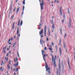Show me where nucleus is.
<instances>
[{"instance_id": "nucleus-1", "label": "nucleus", "mask_w": 75, "mask_h": 75, "mask_svg": "<svg viewBox=\"0 0 75 75\" xmlns=\"http://www.w3.org/2000/svg\"><path fill=\"white\" fill-rule=\"evenodd\" d=\"M45 64H46L45 68L46 69V71L47 72L48 70L49 74H50V68H48V65H47V63H45Z\"/></svg>"}, {"instance_id": "nucleus-2", "label": "nucleus", "mask_w": 75, "mask_h": 75, "mask_svg": "<svg viewBox=\"0 0 75 75\" xmlns=\"http://www.w3.org/2000/svg\"><path fill=\"white\" fill-rule=\"evenodd\" d=\"M44 0H42V3H40V8L41 10H43V7H44Z\"/></svg>"}, {"instance_id": "nucleus-3", "label": "nucleus", "mask_w": 75, "mask_h": 75, "mask_svg": "<svg viewBox=\"0 0 75 75\" xmlns=\"http://www.w3.org/2000/svg\"><path fill=\"white\" fill-rule=\"evenodd\" d=\"M42 55L43 56V58L44 59V61H45V58L46 57V55L45 54V51H44L43 50H42Z\"/></svg>"}, {"instance_id": "nucleus-4", "label": "nucleus", "mask_w": 75, "mask_h": 75, "mask_svg": "<svg viewBox=\"0 0 75 75\" xmlns=\"http://www.w3.org/2000/svg\"><path fill=\"white\" fill-rule=\"evenodd\" d=\"M42 33H43V29H42L39 32L40 35H41H41L40 36V37L41 38L44 37Z\"/></svg>"}, {"instance_id": "nucleus-5", "label": "nucleus", "mask_w": 75, "mask_h": 75, "mask_svg": "<svg viewBox=\"0 0 75 75\" xmlns=\"http://www.w3.org/2000/svg\"><path fill=\"white\" fill-rule=\"evenodd\" d=\"M52 62H53L54 67H56V65H55V59H54V56L53 55L52 56Z\"/></svg>"}, {"instance_id": "nucleus-6", "label": "nucleus", "mask_w": 75, "mask_h": 75, "mask_svg": "<svg viewBox=\"0 0 75 75\" xmlns=\"http://www.w3.org/2000/svg\"><path fill=\"white\" fill-rule=\"evenodd\" d=\"M47 31V26H45L44 28V35L45 36H46V32Z\"/></svg>"}, {"instance_id": "nucleus-7", "label": "nucleus", "mask_w": 75, "mask_h": 75, "mask_svg": "<svg viewBox=\"0 0 75 75\" xmlns=\"http://www.w3.org/2000/svg\"><path fill=\"white\" fill-rule=\"evenodd\" d=\"M12 8V4H11V5L10 6V7L9 8V9L10 10L9 11V16H10V13H11V11Z\"/></svg>"}, {"instance_id": "nucleus-8", "label": "nucleus", "mask_w": 75, "mask_h": 75, "mask_svg": "<svg viewBox=\"0 0 75 75\" xmlns=\"http://www.w3.org/2000/svg\"><path fill=\"white\" fill-rule=\"evenodd\" d=\"M19 31V28H18L17 29V34H18V37H20V33L18 34Z\"/></svg>"}, {"instance_id": "nucleus-9", "label": "nucleus", "mask_w": 75, "mask_h": 75, "mask_svg": "<svg viewBox=\"0 0 75 75\" xmlns=\"http://www.w3.org/2000/svg\"><path fill=\"white\" fill-rule=\"evenodd\" d=\"M59 52H60V54L61 56V54L62 53V51L61 50V48H59Z\"/></svg>"}, {"instance_id": "nucleus-10", "label": "nucleus", "mask_w": 75, "mask_h": 75, "mask_svg": "<svg viewBox=\"0 0 75 75\" xmlns=\"http://www.w3.org/2000/svg\"><path fill=\"white\" fill-rule=\"evenodd\" d=\"M69 28H71V22H69V24L68 25Z\"/></svg>"}, {"instance_id": "nucleus-11", "label": "nucleus", "mask_w": 75, "mask_h": 75, "mask_svg": "<svg viewBox=\"0 0 75 75\" xmlns=\"http://www.w3.org/2000/svg\"><path fill=\"white\" fill-rule=\"evenodd\" d=\"M14 66H15V67H18V62H17V63L16 64V65H15V64H14Z\"/></svg>"}, {"instance_id": "nucleus-12", "label": "nucleus", "mask_w": 75, "mask_h": 75, "mask_svg": "<svg viewBox=\"0 0 75 75\" xmlns=\"http://www.w3.org/2000/svg\"><path fill=\"white\" fill-rule=\"evenodd\" d=\"M68 64L69 69H71V67L70 66V65L69 64V60H68Z\"/></svg>"}, {"instance_id": "nucleus-13", "label": "nucleus", "mask_w": 75, "mask_h": 75, "mask_svg": "<svg viewBox=\"0 0 75 75\" xmlns=\"http://www.w3.org/2000/svg\"><path fill=\"white\" fill-rule=\"evenodd\" d=\"M20 10V7H18L17 10V11L16 12V13H17L18 12V11Z\"/></svg>"}, {"instance_id": "nucleus-14", "label": "nucleus", "mask_w": 75, "mask_h": 75, "mask_svg": "<svg viewBox=\"0 0 75 75\" xmlns=\"http://www.w3.org/2000/svg\"><path fill=\"white\" fill-rule=\"evenodd\" d=\"M59 70H60V61H59Z\"/></svg>"}, {"instance_id": "nucleus-15", "label": "nucleus", "mask_w": 75, "mask_h": 75, "mask_svg": "<svg viewBox=\"0 0 75 75\" xmlns=\"http://www.w3.org/2000/svg\"><path fill=\"white\" fill-rule=\"evenodd\" d=\"M17 60H18V59H17V58H16V59H14V61L15 62H17Z\"/></svg>"}, {"instance_id": "nucleus-16", "label": "nucleus", "mask_w": 75, "mask_h": 75, "mask_svg": "<svg viewBox=\"0 0 75 75\" xmlns=\"http://www.w3.org/2000/svg\"><path fill=\"white\" fill-rule=\"evenodd\" d=\"M20 20H19L18 21V26H20Z\"/></svg>"}, {"instance_id": "nucleus-17", "label": "nucleus", "mask_w": 75, "mask_h": 75, "mask_svg": "<svg viewBox=\"0 0 75 75\" xmlns=\"http://www.w3.org/2000/svg\"><path fill=\"white\" fill-rule=\"evenodd\" d=\"M55 48L56 50V51H58V47H57V46H55Z\"/></svg>"}, {"instance_id": "nucleus-18", "label": "nucleus", "mask_w": 75, "mask_h": 75, "mask_svg": "<svg viewBox=\"0 0 75 75\" xmlns=\"http://www.w3.org/2000/svg\"><path fill=\"white\" fill-rule=\"evenodd\" d=\"M15 24V22L13 23V25L12 26H13L12 29H14V25Z\"/></svg>"}, {"instance_id": "nucleus-19", "label": "nucleus", "mask_w": 75, "mask_h": 75, "mask_svg": "<svg viewBox=\"0 0 75 75\" xmlns=\"http://www.w3.org/2000/svg\"><path fill=\"white\" fill-rule=\"evenodd\" d=\"M61 39L60 38L59 41V45H61Z\"/></svg>"}, {"instance_id": "nucleus-20", "label": "nucleus", "mask_w": 75, "mask_h": 75, "mask_svg": "<svg viewBox=\"0 0 75 75\" xmlns=\"http://www.w3.org/2000/svg\"><path fill=\"white\" fill-rule=\"evenodd\" d=\"M52 28L54 29V28H55V26H54V24H53L52 26Z\"/></svg>"}, {"instance_id": "nucleus-21", "label": "nucleus", "mask_w": 75, "mask_h": 75, "mask_svg": "<svg viewBox=\"0 0 75 75\" xmlns=\"http://www.w3.org/2000/svg\"><path fill=\"white\" fill-rule=\"evenodd\" d=\"M22 24H23V21H21V24H20L21 26Z\"/></svg>"}, {"instance_id": "nucleus-22", "label": "nucleus", "mask_w": 75, "mask_h": 75, "mask_svg": "<svg viewBox=\"0 0 75 75\" xmlns=\"http://www.w3.org/2000/svg\"><path fill=\"white\" fill-rule=\"evenodd\" d=\"M63 17L64 19H65V14H63Z\"/></svg>"}, {"instance_id": "nucleus-23", "label": "nucleus", "mask_w": 75, "mask_h": 75, "mask_svg": "<svg viewBox=\"0 0 75 75\" xmlns=\"http://www.w3.org/2000/svg\"><path fill=\"white\" fill-rule=\"evenodd\" d=\"M51 23L52 24H54V22H53V20H51Z\"/></svg>"}, {"instance_id": "nucleus-24", "label": "nucleus", "mask_w": 75, "mask_h": 75, "mask_svg": "<svg viewBox=\"0 0 75 75\" xmlns=\"http://www.w3.org/2000/svg\"><path fill=\"white\" fill-rule=\"evenodd\" d=\"M66 36H67V34H65L64 37V38H66Z\"/></svg>"}, {"instance_id": "nucleus-25", "label": "nucleus", "mask_w": 75, "mask_h": 75, "mask_svg": "<svg viewBox=\"0 0 75 75\" xmlns=\"http://www.w3.org/2000/svg\"><path fill=\"white\" fill-rule=\"evenodd\" d=\"M25 0H24L23 2V4H25Z\"/></svg>"}, {"instance_id": "nucleus-26", "label": "nucleus", "mask_w": 75, "mask_h": 75, "mask_svg": "<svg viewBox=\"0 0 75 75\" xmlns=\"http://www.w3.org/2000/svg\"><path fill=\"white\" fill-rule=\"evenodd\" d=\"M60 14L62 13V10H61V9H60Z\"/></svg>"}, {"instance_id": "nucleus-27", "label": "nucleus", "mask_w": 75, "mask_h": 75, "mask_svg": "<svg viewBox=\"0 0 75 75\" xmlns=\"http://www.w3.org/2000/svg\"><path fill=\"white\" fill-rule=\"evenodd\" d=\"M49 50H50V51H52V49L51 48H49Z\"/></svg>"}, {"instance_id": "nucleus-28", "label": "nucleus", "mask_w": 75, "mask_h": 75, "mask_svg": "<svg viewBox=\"0 0 75 75\" xmlns=\"http://www.w3.org/2000/svg\"><path fill=\"white\" fill-rule=\"evenodd\" d=\"M1 71H3V68L2 67H1L0 69Z\"/></svg>"}, {"instance_id": "nucleus-29", "label": "nucleus", "mask_w": 75, "mask_h": 75, "mask_svg": "<svg viewBox=\"0 0 75 75\" xmlns=\"http://www.w3.org/2000/svg\"><path fill=\"white\" fill-rule=\"evenodd\" d=\"M39 26H40V27H41V26H42V25H41V23H39Z\"/></svg>"}, {"instance_id": "nucleus-30", "label": "nucleus", "mask_w": 75, "mask_h": 75, "mask_svg": "<svg viewBox=\"0 0 75 75\" xmlns=\"http://www.w3.org/2000/svg\"><path fill=\"white\" fill-rule=\"evenodd\" d=\"M24 8H25V7H24V6H23V11H24Z\"/></svg>"}, {"instance_id": "nucleus-31", "label": "nucleus", "mask_w": 75, "mask_h": 75, "mask_svg": "<svg viewBox=\"0 0 75 75\" xmlns=\"http://www.w3.org/2000/svg\"><path fill=\"white\" fill-rule=\"evenodd\" d=\"M48 32L49 34H50V29H48Z\"/></svg>"}, {"instance_id": "nucleus-32", "label": "nucleus", "mask_w": 75, "mask_h": 75, "mask_svg": "<svg viewBox=\"0 0 75 75\" xmlns=\"http://www.w3.org/2000/svg\"><path fill=\"white\" fill-rule=\"evenodd\" d=\"M7 67L9 68V69H10V67L9 66V65H8L7 66Z\"/></svg>"}, {"instance_id": "nucleus-33", "label": "nucleus", "mask_w": 75, "mask_h": 75, "mask_svg": "<svg viewBox=\"0 0 75 75\" xmlns=\"http://www.w3.org/2000/svg\"><path fill=\"white\" fill-rule=\"evenodd\" d=\"M40 43L41 44L42 43V40H41V39L40 40Z\"/></svg>"}, {"instance_id": "nucleus-34", "label": "nucleus", "mask_w": 75, "mask_h": 75, "mask_svg": "<svg viewBox=\"0 0 75 75\" xmlns=\"http://www.w3.org/2000/svg\"><path fill=\"white\" fill-rule=\"evenodd\" d=\"M64 20H62V23H64Z\"/></svg>"}, {"instance_id": "nucleus-35", "label": "nucleus", "mask_w": 75, "mask_h": 75, "mask_svg": "<svg viewBox=\"0 0 75 75\" xmlns=\"http://www.w3.org/2000/svg\"><path fill=\"white\" fill-rule=\"evenodd\" d=\"M47 47H45L44 50H47Z\"/></svg>"}, {"instance_id": "nucleus-36", "label": "nucleus", "mask_w": 75, "mask_h": 75, "mask_svg": "<svg viewBox=\"0 0 75 75\" xmlns=\"http://www.w3.org/2000/svg\"><path fill=\"white\" fill-rule=\"evenodd\" d=\"M63 45L64 46V48H65V45L64 43L63 44Z\"/></svg>"}, {"instance_id": "nucleus-37", "label": "nucleus", "mask_w": 75, "mask_h": 75, "mask_svg": "<svg viewBox=\"0 0 75 75\" xmlns=\"http://www.w3.org/2000/svg\"><path fill=\"white\" fill-rule=\"evenodd\" d=\"M60 33L62 34V30H61V28L60 29Z\"/></svg>"}, {"instance_id": "nucleus-38", "label": "nucleus", "mask_w": 75, "mask_h": 75, "mask_svg": "<svg viewBox=\"0 0 75 75\" xmlns=\"http://www.w3.org/2000/svg\"><path fill=\"white\" fill-rule=\"evenodd\" d=\"M18 71V68H16V71Z\"/></svg>"}, {"instance_id": "nucleus-39", "label": "nucleus", "mask_w": 75, "mask_h": 75, "mask_svg": "<svg viewBox=\"0 0 75 75\" xmlns=\"http://www.w3.org/2000/svg\"><path fill=\"white\" fill-rule=\"evenodd\" d=\"M11 40V39H9L8 40V43H9V42H10V41Z\"/></svg>"}, {"instance_id": "nucleus-40", "label": "nucleus", "mask_w": 75, "mask_h": 75, "mask_svg": "<svg viewBox=\"0 0 75 75\" xmlns=\"http://www.w3.org/2000/svg\"><path fill=\"white\" fill-rule=\"evenodd\" d=\"M8 58L7 57L6 59V61H8Z\"/></svg>"}, {"instance_id": "nucleus-41", "label": "nucleus", "mask_w": 75, "mask_h": 75, "mask_svg": "<svg viewBox=\"0 0 75 75\" xmlns=\"http://www.w3.org/2000/svg\"><path fill=\"white\" fill-rule=\"evenodd\" d=\"M9 64H11V60H10L9 62Z\"/></svg>"}, {"instance_id": "nucleus-42", "label": "nucleus", "mask_w": 75, "mask_h": 75, "mask_svg": "<svg viewBox=\"0 0 75 75\" xmlns=\"http://www.w3.org/2000/svg\"><path fill=\"white\" fill-rule=\"evenodd\" d=\"M42 20L41 19L40 21V23H42Z\"/></svg>"}, {"instance_id": "nucleus-43", "label": "nucleus", "mask_w": 75, "mask_h": 75, "mask_svg": "<svg viewBox=\"0 0 75 75\" xmlns=\"http://www.w3.org/2000/svg\"><path fill=\"white\" fill-rule=\"evenodd\" d=\"M16 8H15L14 9V10H13V12H14L15 11V10H16Z\"/></svg>"}, {"instance_id": "nucleus-44", "label": "nucleus", "mask_w": 75, "mask_h": 75, "mask_svg": "<svg viewBox=\"0 0 75 75\" xmlns=\"http://www.w3.org/2000/svg\"><path fill=\"white\" fill-rule=\"evenodd\" d=\"M8 53H7L6 55V57H8Z\"/></svg>"}, {"instance_id": "nucleus-45", "label": "nucleus", "mask_w": 75, "mask_h": 75, "mask_svg": "<svg viewBox=\"0 0 75 75\" xmlns=\"http://www.w3.org/2000/svg\"><path fill=\"white\" fill-rule=\"evenodd\" d=\"M68 12L69 14L70 13V12H69V9H68Z\"/></svg>"}, {"instance_id": "nucleus-46", "label": "nucleus", "mask_w": 75, "mask_h": 75, "mask_svg": "<svg viewBox=\"0 0 75 75\" xmlns=\"http://www.w3.org/2000/svg\"><path fill=\"white\" fill-rule=\"evenodd\" d=\"M13 17H14V16L13 15V16H12L11 17V19H13Z\"/></svg>"}, {"instance_id": "nucleus-47", "label": "nucleus", "mask_w": 75, "mask_h": 75, "mask_svg": "<svg viewBox=\"0 0 75 75\" xmlns=\"http://www.w3.org/2000/svg\"><path fill=\"white\" fill-rule=\"evenodd\" d=\"M52 45H53V46H54V45L53 42H52Z\"/></svg>"}, {"instance_id": "nucleus-48", "label": "nucleus", "mask_w": 75, "mask_h": 75, "mask_svg": "<svg viewBox=\"0 0 75 75\" xmlns=\"http://www.w3.org/2000/svg\"><path fill=\"white\" fill-rule=\"evenodd\" d=\"M47 41H48V38H47Z\"/></svg>"}, {"instance_id": "nucleus-49", "label": "nucleus", "mask_w": 75, "mask_h": 75, "mask_svg": "<svg viewBox=\"0 0 75 75\" xmlns=\"http://www.w3.org/2000/svg\"><path fill=\"white\" fill-rule=\"evenodd\" d=\"M4 54H5V53H6V50H4Z\"/></svg>"}, {"instance_id": "nucleus-50", "label": "nucleus", "mask_w": 75, "mask_h": 75, "mask_svg": "<svg viewBox=\"0 0 75 75\" xmlns=\"http://www.w3.org/2000/svg\"><path fill=\"white\" fill-rule=\"evenodd\" d=\"M17 55H18V57H19V54L18 53V52H17Z\"/></svg>"}, {"instance_id": "nucleus-51", "label": "nucleus", "mask_w": 75, "mask_h": 75, "mask_svg": "<svg viewBox=\"0 0 75 75\" xmlns=\"http://www.w3.org/2000/svg\"><path fill=\"white\" fill-rule=\"evenodd\" d=\"M13 40V38H11V41H12Z\"/></svg>"}, {"instance_id": "nucleus-52", "label": "nucleus", "mask_w": 75, "mask_h": 75, "mask_svg": "<svg viewBox=\"0 0 75 75\" xmlns=\"http://www.w3.org/2000/svg\"><path fill=\"white\" fill-rule=\"evenodd\" d=\"M43 43H45V42L44 40H42Z\"/></svg>"}, {"instance_id": "nucleus-53", "label": "nucleus", "mask_w": 75, "mask_h": 75, "mask_svg": "<svg viewBox=\"0 0 75 75\" xmlns=\"http://www.w3.org/2000/svg\"><path fill=\"white\" fill-rule=\"evenodd\" d=\"M56 2L57 3H59V2H58V1H57Z\"/></svg>"}, {"instance_id": "nucleus-54", "label": "nucleus", "mask_w": 75, "mask_h": 75, "mask_svg": "<svg viewBox=\"0 0 75 75\" xmlns=\"http://www.w3.org/2000/svg\"><path fill=\"white\" fill-rule=\"evenodd\" d=\"M57 75H58V71L57 72Z\"/></svg>"}, {"instance_id": "nucleus-55", "label": "nucleus", "mask_w": 75, "mask_h": 75, "mask_svg": "<svg viewBox=\"0 0 75 75\" xmlns=\"http://www.w3.org/2000/svg\"><path fill=\"white\" fill-rule=\"evenodd\" d=\"M49 46H50V47H51V48H52V46H51V45H50Z\"/></svg>"}, {"instance_id": "nucleus-56", "label": "nucleus", "mask_w": 75, "mask_h": 75, "mask_svg": "<svg viewBox=\"0 0 75 75\" xmlns=\"http://www.w3.org/2000/svg\"><path fill=\"white\" fill-rule=\"evenodd\" d=\"M52 18L53 19V18H54V16H52Z\"/></svg>"}, {"instance_id": "nucleus-57", "label": "nucleus", "mask_w": 75, "mask_h": 75, "mask_svg": "<svg viewBox=\"0 0 75 75\" xmlns=\"http://www.w3.org/2000/svg\"><path fill=\"white\" fill-rule=\"evenodd\" d=\"M54 2H55V3H56V2H57V1H56V0H54Z\"/></svg>"}, {"instance_id": "nucleus-58", "label": "nucleus", "mask_w": 75, "mask_h": 75, "mask_svg": "<svg viewBox=\"0 0 75 75\" xmlns=\"http://www.w3.org/2000/svg\"><path fill=\"white\" fill-rule=\"evenodd\" d=\"M62 68H64V66L63 65H62Z\"/></svg>"}, {"instance_id": "nucleus-59", "label": "nucleus", "mask_w": 75, "mask_h": 75, "mask_svg": "<svg viewBox=\"0 0 75 75\" xmlns=\"http://www.w3.org/2000/svg\"><path fill=\"white\" fill-rule=\"evenodd\" d=\"M23 13H24V11H23V13H22V15H23Z\"/></svg>"}, {"instance_id": "nucleus-60", "label": "nucleus", "mask_w": 75, "mask_h": 75, "mask_svg": "<svg viewBox=\"0 0 75 75\" xmlns=\"http://www.w3.org/2000/svg\"><path fill=\"white\" fill-rule=\"evenodd\" d=\"M3 62H4L3 60H2V63H3Z\"/></svg>"}, {"instance_id": "nucleus-61", "label": "nucleus", "mask_w": 75, "mask_h": 75, "mask_svg": "<svg viewBox=\"0 0 75 75\" xmlns=\"http://www.w3.org/2000/svg\"><path fill=\"white\" fill-rule=\"evenodd\" d=\"M16 36H15L14 37V38H16Z\"/></svg>"}, {"instance_id": "nucleus-62", "label": "nucleus", "mask_w": 75, "mask_h": 75, "mask_svg": "<svg viewBox=\"0 0 75 75\" xmlns=\"http://www.w3.org/2000/svg\"><path fill=\"white\" fill-rule=\"evenodd\" d=\"M15 45H13V47H15Z\"/></svg>"}, {"instance_id": "nucleus-63", "label": "nucleus", "mask_w": 75, "mask_h": 75, "mask_svg": "<svg viewBox=\"0 0 75 75\" xmlns=\"http://www.w3.org/2000/svg\"><path fill=\"white\" fill-rule=\"evenodd\" d=\"M13 71H15V68H14Z\"/></svg>"}, {"instance_id": "nucleus-64", "label": "nucleus", "mask_w": 75, "mask_h": 75, "mask_svg": "<svg viewBox=\"0 0 75 75\" xmlns=\"http://www.w3.org/2000/svg\"><path fill=\"white\" fill-rule=\"evenodd\" d=\"M74 58H75V53H74Z\"/></svg>"}]
</instances>
